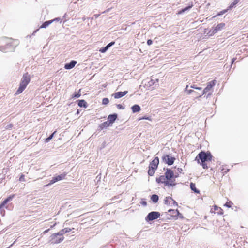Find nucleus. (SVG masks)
<instances>
[{"instance_id":"f257e3e1","label":"nucleus","mask_w":248,"mask_h":248,"mask_svg":"<svg viewBox=\"0 0 248 248\" xmlns=\"http://www.w3.org/2000/svg\"><path fill=\"white\" fill-rule=\"evenodd\" d=\"M157 183L164 184L166 186H174L175 185V179L173 171L170 169H167L164 175H161L156 178Z\"/></svg>"},{"instance_id":"f03ea898","label":"nucleus","mask_w":248,"mask_h":248,"mask_svg":"<svg viewBox=\"0 0 248 248\" xmlns=\"http://www.w3.org/2000/svg\"><path fill=\"white\" fill-rule=\"evenodd\" d=\"M212 156L210 152L201 151L196 156L195 160L202 166L203 169H207L208 167L206 163V161H210L212 160Z\"/></svg>"},{"instance_id":"7ed1b4c3","label":"nucleus","mask_w":248,"mask_h":248,"mask_svg":"<svg viewBox=\"0 0 248 248\" xmlns=\"http://www.w3.org/2000/svg\"><path fill=\"white\" fill-rule=\"evenodd\" d=\"M159 163V158L155 157L150 163L148 167V174L149 176H152L154 175L155 171L158 168Z\"/></svg>"},{"instance_id":"20e7f679","label":"nucleus","mask_w":248,"mask_h":248,"mask_svg":"<svg viewBox=\"0 0 248 248\" xmlns=\"http://www.w3.org/2000/svg\"><path fill=\"white\" fill-rule=\"evenodd\" d=\"M64 237L59 232L57 233L53 234L51 235V243L52 244H58L63 241Z\"/></svg>"},{"instance_id":"39448f33","label":"nucleus","mask_w":248,"mask_h":248,"mask_svg":"<svg viewBox=\"0 0 248 248\" xmlns=\"http://www.w3.org/2000/svg\"><path fill=\"white\" fill-rule=\"evenodd\" d=\"M15 196V194L9 196L0 204V214L2 216H4L5 214V211L3 209V207L8 202L12 200Z\"/></svg>"},{"instance_id":"423d86ee","label":"nucleus","mask_w":248,"mask_h":248,"mask_svg":"<svg viewBox=\"0 0 248 248\" xmlns=\"http://www.w3.org/2000/svg\"><path fill=\"white\" fill-rule=\"evenodd\" d=\"M162 160L168 165H171L174 163L175 158L169 155H165L162 157Z\"/></svg>"},{"instance_id":"0eeeda50","label":"nucleus","mask_w":248,"mask_h":248,"mask_svg":"<svg viewBox=\"0 0 248 248\" xmlns=\"http://www.w3.org/2000/svg\"><path fill=\"white\" fill-rule=\"evenodd\" d=\"M217 81L216 80H213L207 83L206 87L203 90L202 94L200 95V97L202 95L206 93L209 91L212 90V88L216 85Z\"/></svg>"},{"instance_id":"6e6552de","label":"nucleus","mask_w":248,"mask_h":248,"mask_svg":"<svg viewBox=\"0 0 248 248\" xmlns=\"http://www.w3.org/2000/svg\"><path fill=\"white\" fill-rule=\"evenodd\" d=\"M160 216V214L158 212L153 211L149 213L146 217L147 221H152L154 219H157Z\"/></svg>"},{"instance_id":"1a4fd4ad","label":"nucleus","mask_w":248,"mask_h":248,"mask_svg":"<svg viewBox=\"0 0 248 248\" xmlns=\"http://www.w3.org/2000/svg\"><path fill=\"white\" fill-rule=\"evenodd\" d=\"M66 175H67V173L64 172V173L61 174V175H59L57 176L53 177L52 180L50 181L49 184H54L57 181H60V180L65 179Z\"/></svg>"},{"instance_id":"9d476101","label":"nucleus","mask_w":248,"mask_h":248,"mask_svg":"<svg viewBox=\"0 0 248 248\" xmlns=\"http://www.w3.org/2000/svg\"><path fill=\"white\" fill-rule=\"evenodd\" d=\"M31 81V77L28 73L23 74L20 83L28 85Z\"/></svg>"},{"instance_id":"9b49d317","label":"nucleus","mask_w":248,"mask_h":248,"mask_svg":"<svg viewBox=\"0 0 248 248\" xmlns=\"http://www.w3.org/2000/svg\"><path fill=\"white\" fill-rule=\"evenodd\" d=\"M164 203L167 205L178 206L177 202L170 197H167L164 200Z\"/></svg>"},{"instance_id":"f8f14e48","label":"nucleus","mask_w":248,"mask_h":248,"mask_svg":"<svg viewBox=\"0 0 248 248\" xmlns=\"http://www.w3.org/2000/svg\"><path fill=\"white\" fill-rule=\"evenodd\" d=\"M15 41L11 38L7 39L5 40V46L6 48L10 49L14 47Z\"/></svg>"},{"instance_id":"ddd939ff","label":"nucleus","mask_w":248,"mask_h":248,"mask_svg":"<svg viewBox=\"0 0 248 248\" xmlns=\"http://www.w3.org/2000/svg\"><path fill=\"white\" fill-rule=\"evenodd\" d=\"M127 93H128L127 91H125L124 92H118L115 93L113 95L114 96V97L115 99H118V98H121L122 97L125 95Z\"/></svg>"},{"instance_id":"4468645a","label":"nucleus","mask_w":248,"mask_h":248,"mask_svg":"<svg viewBox=\"0 0 248 248\" xmlns=\"http://www.w3.org/2000/svg\"><path fill=\"white\" fill-rule=\"evenodd\" d=\"M212 210H214V213H217L218 215H221L224 213L223 209L217 205H214Z\"/></svg>"},{"instance_id":"2eb2a0df","label":"nucleus","mask_w":248,"mask_h":248,"mask_svg":"<svg viewBox=\"0 0 248 248\" xmlns=\"http://www.w3.org/2000/svg\"><path fill=\"white\" fill-rule=\"evenodd\" d=\"M77 63V62L74 60H72L70 63H66L64 65V68L66 69H71L73 68Z\"/></svg>"},{"instance_id":"dca6fc26","label":"nucleus","mask_w":248,"mask_h":248,"mask_svg":"<svg viewBox=\"0 0 248 248\" xmlns=\"http://www.w3.org/2000/svg\"><path fill=\"white\" fill-rule=\"evenodd\" d=\"M225 26V23H221L220 24H218L214 29L213 32L214 33H217L218 31L222 30Z\"/></svg>"},{"instance_id":"f3484780","label":"nucleus","mask_w":248,"mask_h":248,"mask_svg":"<svg viewBox=\"0 0 248 248\" xmlns=\"http://www.w3.org/2000/svg\"><path fill=\"white\" fill-rule=\"evenodd\" d=\"M190 188L192 191H193L196 194H200V190L197 188L196 184L194 183H190Z\"/></svg>"},{"instance_id":"a211bd4d","label":"nucleus","mask_w":248,"mask_h":248,"mask_svg":"<svg viewBox=\"0 0 248 248\" xmlns=\"http://www.w3.org/2000/svg\"><path fill=\"white\" fill-rule=\"evenodd\" d=\"M27 85L20 83L19 87L16 93V95H18L22 93V92L26 89Z\"/></svg>"},{"instance_id":"6ab92c4d","label":"nucleus","mask_w":248,"mask_h":248,"mask_svg":"<svg viewBox=\"0 0 248 248\" xmlns=\"http://www.w3.org/2000/svg\"><path fill=\"white\" fill-rule=\"evenodd\" d=\"M117 114H111L109 115L108 116V121H107L108 122H109V124L111 125L113 123V122L115 121V120L117 118Z\"/></svg>"},{"instance_id":"aec40b11","label":"nucleus","mask_w":248,"mask_h":248,"mask_svg":"<svg viewBox=\"0 0 248 248\" xmlns=\"http://www.w3.org/2000/svg\"><path fill=\"white\" fill-rule=\"evenodd\" d=\"M114 43H115L114 42H111L109 43L105 47L101 48L99 50V51L101 52V53L105 52L108 49V48L109 47H110L111 46L113 45L114 44Z\"/></svg>"},{"instance_id":"412c9836","label":"nucleus","mask_w":248,"mask_h":248,"mask_svg":"<svg viewBox=\"0 0 248 248\" xmlns=\"http://www.w3.org/2000/svg\"><path fill=\"white\" fill-rule=\"evenodd\" d=\"M58 18H56L53 20L46 21L41 26L40 28H45L47 27L49 25H50L51 23H52L54 20H57Z\"/></svg>"},{"instance_id":"4be33fe9","label":"nucleus","mask_w":248,"mask_h":248,"mask_svg":"<svg viewBox=\"0 0 248 248\" xmlns=\"http://www.w3.org/2000/svg\"><path fill=\"white\" fill-rule=\"evenodd\" d=\"M168 212H170V213H171V212L172 213V216L173 217L177 218V217L180 214L179 211L177 209H176V210L169 209L168 210Z\"/></svg>"},{"instance_id":"5701e85b","label":"nucleus","mask_w":248,"mask_h":248,"mask_svg":"<svg viewBox=\"0 0 248 248\" xmlns=\"http://www.w3.org/2000/svg\"><path fill=\"white\" fill-rule=\"evenodd\" d=\"M78 105L80 107H83L86 108L87 107V102L84 100H78Z\"/></svg>"},{"instance_id":"b1692460","label":"nucleus","mask_w":248,"mask_h":248,"mask_svg":"<svg viewBox=\"0 0 248 248\" xmlns=\"http://www.w3.org/2000/svg\"><path fill=\"white\" fill-rule=\"evenodd\" d=\"M133 113L139 112L140 110V107L138 105H134L131 108Z\"/></svg>"},{"instance_id":"393cba45","label":"nucleus","mask_w":248,"mask_h":248,"mask_svg":"<svg viewBox=\"0 0 248 248\" xmlns=\"http://www.w3.org/2000/svg\"><path fill=\"white\" fill-rule=\"evenodd\" d=\"M110 125V124H109V122H108V121H106V122H105L103 123H102L99 127H100V129L102 130L105 128H107L108 127V126H109Z\"/></svg>"},{"instance_id":"a878e982","label":"nucleus","mask_w":248,"mask_h":248,"mask_svg":"<svg viewBox=\"0 0 248 248\" xmlns=\"http://www.w3.org/2000/svg\"><path fill=\"white\" fill-rule=\"evenodd\" d=\"M192 7H193V4L191 3L189 6H188L187 7H186L184 8V9H182L181 10L179 11L178 12V14H181L183 13H184V12H185L186 11H187V10H189V9H190Z\"/></svg>"},{"instance_id":"bb28decb","label":"nucleus","mask_w":248,"mask_h":248,"mask_svg":"<svg viewBox=\"0 0 248 248\" xmlns=\"http://www.w3.org/2000/svg\"><path fill=\"white\" fill-rule=\"evenodd\" d=\"M71 231V229L70 228H64L63 229H62L61 231H60L59 232L62 236L64 234L66 233V232H69Z\"/></svg>"},{"instance_id":"cd10ccee","label":"nucleus","mask_w":248,"mask_h":248,"mask_svg":"<svg viewBox=\"0 0 248 248\" xmlns=\"http://www.w3.org/2000/svg\"><path fill=\"white\" fill-rule=\"evenodd\" d=\"M158 199L159 198L158 195L156 194H154L151 196V200L155 203H156L158 202Z\"/></svg>"},{"instance_id":"c85d7f7f","label":"nucleus","mask_w":248,"mask_h":248,"mask_svg":"<svg viewBox=\"0 0 248 248\" xmlns=\"http://www.w3.org/2000/svg\"><path fill=\"white\" fill-rule=\"evenodd\" d=\"M240 0H235L233 2L231 3L228 7L229 9H231L234 7L240 1Z\"/></svg>"},{"instance_id":"c756f323","label":"nucleus","mask_w":248,"mask_h":248,"mask_svg":"<svg viewBox=\"0 0 248 248\" xmlns=\"http://www.w3.org/2000/svg\"><path fill=\"white\" fill-rule=\"evenodd\" d=\"M229 169H227L225 167H222L221 168V172L222 174V175H224V174L226 173L228 171Z\"/></svg>"},{"instance_id":"7c9ffc66","label":"nucleus","mask_w":248,"mask_h":248,"mask_svg":"<svg viewBox=\"0 0 248 248\" xmlns=\"http://www.w3.org/2000/svg\"><path fill=\"white\" fill-rule=\"evenodd\" d=\"M56 131H54L49 137L45 139V142H48L50 141V140H51L54 136V135L55 134Z\"/></svg>"},{"instance_id":"2f4dec72","label":"nucleus","mask_w":248,"mask_h":248,"mask_svg":"<svg viewBox=\"0 0 248 248\" xmlns=\"http://www.w3.org/2000/svg\"><path fill=\"white\" fill-rule=\"evenodd\" d=\"M232 204L233 203L231 201H229L226 202V203L224 204V206L228 208H230L232 206Z\"/></svg>"},{"instance_id":"473e14b6","label":"nucleus","mask_w":248,"mask_h":248,"mask_svg":"<svg viewBox=\"0 0 248 248\" xmlns=\"http://www.w3.org/2000/svg\"><path fill=\"white\" fill-rule=\"evenodd\" d=\"M81 95V94L79 92L77 93H75L74 94L72 95V98H78Z\"/></svg>"},{"instance_id":"72a5a7b5","label":"nucleus","mask_w":248,"mask_h":248,"mask_svg":"<svg viewBox=\"0 0 248 248\" xmlns=\"http://www.w3.org/2000/svg\"><path fill=\"white\" fill-rule=\"evenodd\" d=\"M188 86L186 85L185 88L186 91H187V94H190L192 93H195V92L192 90H188Z\"/></svg>"},{"instance_id":"f704fd0d","label":"nucleus","mask_w":248,"mask_h":248,"mask_svg":"<svg viewBox=\"0 0 248 248\" xmlns=\"http://www.w3.org/2000/svg\"><path fill=\"white\" fill-rule=\"evenodd\" d=\"M109 103V100L107 98H104L102 100V104L104 105H107Z\"/></svg>"},{"instance_id":"c9c22d12","label":"nucleus","mask_w":248,"mask_h":248,"mask_svg":"<svg viewBox=\"0 0 248 248\" xmlns=\"http://www.w3.org/2000/svg\"><path fill=\"white\" fill-rule=\"evenodd\" d=\"M19 181L20 182H24L25 181V175L24 174H21L19 177Z\"/></svg>"},{"instance_id":"e433bc0d","label":"nucleus","mask_w":248,"mask_h":248,"mask_svg":"<svg viewBox=\"0 0 248 248\" xmlns=\"http://www.w3.org/2000/svg\"><path fill=\"white\" fill-rule=\"evenodd\" d=\"M228 9H226V10H224L221 11L217 16H220V15L224 14V13H225L228 11Z\"/></svg>"},{"instance_id":"4c0bfd02","label":"nucleus","mask_w":248,"mask_h":248,"mask_svg":"<svg viewBox=\"0 0 248 248\" xmlns=\"http://www.w3.org/2000/svg\"><path fill=\"white\" fill-rule=\"evenodd\" d=\"M141 119H146V120H148L149 121H151V120H152L150 117H146V116H144L142 118L140 119V120H141Z\"/></svg>"},{"instance_id":"58836bf2","label":"nucleus","mask_w":248,"mask_h":248,"mask_svg":"<svg viewBox=\"0 0 248 248\" xmlns=\"http://www.w3.org/2000/svg\"><path fill=\"white\" fill-rule=\"evenodd\" d=\"M191 87L192 88H194V89L199 90H201L202 89V88L201 87H196L195 85H192L191 86Z\"/></svg>"},{"instance_id":"ea45409f","label":"nucleus","mask_w":248,"mask_h":248,"mask_svg":"<svg viewBox=\"0 0 248 248\" xmlns=\"http://www.w3.org/2000/svg\"><path fill=\"white\" fill-rule=\"evenodd\" d=\"M153 43V41L151 39H148L147 41V44L148 45H152Z\"/></svg>"},{"instance_id":"a19ab883","label":"nucleus","mask_w":248,"mask_h":248,"mask_svg":"<svg viewBox=\"0 0 248 248\" xmlns=\"http://www.w3.org/2000/svg\"><path fill=\"white\" fill-rule=\"evenodd\" d=\"M117 108H120V109L123 108V106H122V105H121V104H118V105H117Z\"/></svg>"},{"instance_id":"79ce46f5","label":"nucleus","mask_w":248,"mask_h":248,"mask_svg":"<svg viewBox=\"0 0 248 248\" xmlns=\"http://www.w3.org/2000/svg\"><path fill=\"white\" fill-rule=\"evenodd\" d=\"M0 50H1V51H4L5 50L4 49V48H3V46H0Z\"/></svg>"},{"instance_id":"37998d69","label":"nucleus","mask_w":248,"mask_h":248,"mask_svg":"<svg viewBox=\"0 0 248 248\" xmlns=\"http://www.w3.org/2000/svg\"><path fill=\"white\" fill-rule=\"evenodd\" d=\"M48 230H49V229L46 230L44 232V233L47 232L48 231Z\"/></svg>"},{"instance_id":"c03bdc74","label":"nucleus","mask_w":248,"mask_h":248,"mask_svg":"<svg viewBox=\"0 0 248 248\" xmlns=\"http://www.w3.org/2000/svg\"><path fill=\"white\" fill-rule=\"evenodd\" d=\"M143 204H144V205H146V202H143Z\"/></svg>"},{"instance_id":"a18cd8bd","label":"nucleus","mask_w":248,"mask_h":248,"mask_svg":"<svg viewBox=\"0 0 248 248\" xmlns=\"http://www.w3.org/2000/svg\"><path fill=\"white\" fill-rule=\"evenodd\" d=\"M234 62V60H232V63H233Z\"/></svg>"}]
</instances>
